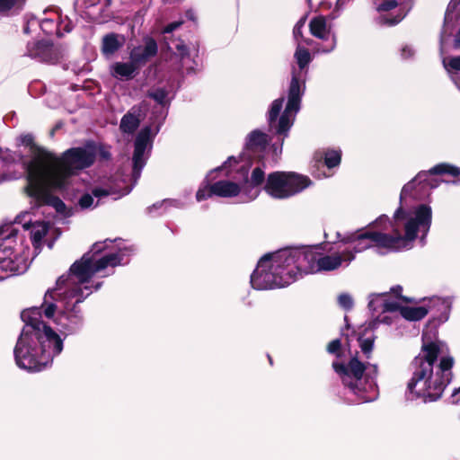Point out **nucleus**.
Listing matches in <instances>:
<instances>
[{
    "mask_svg": "<svg viewBox=\"0 0 460 460\" xmlns=\"http://www.w3.org/2000/svg\"><path fill=\"white\" fill-rule=\"evenodd\" d=\"M305 24V18L303 17L296 23L293 29V35L297 44L298 42L302 43V29L304 28Z\"/></svg>",
    "mask_w": 460,
    "mask_h": 460,
    "instance_id": "34",
    "label": "nucleus"
},
{
    "mask_svg": "<svg viewBox=\"0 0 460 460\" xmlns=\"http://www.w3.org/2000/svg\"><path fill=\"white\" fill-rule=\"evenodd\" d=\"M460 175V168L449 164H439L417 174V176L406 183L401 191L400 207L395 211L394 221L391 222L388 217L380 216L376 225H388L394 234L379 231H368L365 233H352L345 236L339 243L341 247L350 250L355 256L372 246L388 252H399L411 247L417 233H422L421 242L431 225L432 211L427 205H419L416 208L405 211L404 207L408 204V199H420L429 195L430 189L438 186V182L431 177L435 174Z\"/></svg>",
    "mask_w": 460,
    "mask_h": 460,
    "instance_id": "2",
    "label": "nucleus"
},
{
    "mask_svg": "<svg viewBox=\"0 0 460 460\" xmlns=\"http://www.w3.org/2000/svg\"><path fill=\"white\" fill-rule=\"evenodd\" d=\"M324 163L328 168L338 166L341 163V151L331 150L326 152Z\"/></svg>",
    "mask_w": 460,
    "mask_h": 460,
    "instance_id": "31",
    "label": "nucleus"
},
{
    "mask_svg": "<svg viewBox=\"0 0 460 460\" xmlns=\"http://www.w3.org/2000/svg\"><path fill=\"white\" fill-rule=\"evenodd\" d=\"M310 31L313 36L324 41V45L319 52L328 53L332 51L336 47V38L330 25L327 24L323 16H316L310 21Z\"/></svg>",
    "mask_w": 460,
    "mask_h": 460,
    "instance_id": "16",
    "label": "nucleus"
},
{
    "mask_svg": "<svg viewBox=\"0 0 460 460\" xmlns=\"http://www.w3.org/2000/svg\"><path fill=\"white\" fill-rule=\"evenodd\" d=\"M374 341H375V337L372 333L367 337L361 336L358 338V342H359V347L361 349V351L367 356V358L369 357V354L371 353V351L373 349Z\"/></svg>",
    "mask_w": 460,
    "mask_h": 460,
    "instance_id": "30",
    "label": "nucleus"
},
{
    "mask_svg": "<svg viewBox=\"0 0 460 460\" xmlns=\"http://www.w3.org/2000/svg\"><path fill=\"white\" fill-rule=\"evenodd\" d=\"M298 42L295 52V58L298 66V71L294 69L288 89V102L279 119V133H285L294 124L296 116L300 110L301 98L305 89V79L307 74L306 67L311 62L309 51Z\"/></svg>",
    "mask_w": 460,
    "mask_h": 460,
    "instance_id": "9",
    "label": "nucleus"
},
{
    "mask_svg": "<svg viewBox=\"0 0 460 460\" xmlns=\"http://www.w3.org/2000/svg\"><path fill=\"white\" fill-rule=\"evenodd\" d=\"M443 66L447 72L449 74L451 79L455 82L457 88L460 90V78L457 73L460 72V56L452 58H443Z\"/></svg>",
    "mask_w": 460,
    "mask_h": 460,
    "instance_id": "27",
    "label": "nucleus"
},
{
    "mask_svg": "<svg viewBox=\"0 0 460 460\" xmlns=\"http://www.w3.org/2000/svg\"><path fill=\"white\" fill-rule=\"evenodd\" d=\"M456 47H459L460 46V29H459V31L456 35Z\"/></svg>",
    "mask_w": 460,
    "mask_h": 460,
    "instance_id": "46",
    "label": "nucleus"
},
{
    "mask_svg": "<svg viewBox=\"0 0 460 460\" xmlns=\"http://www.w3.org/2000/svg\"><path fill=\"white\" fill-rule=\"evenodd\" d=\"M334 371L340 376L347 392L349 403L372 402L377 397V366L364 364L358 358H351L348 364L334 361Z\"/></svg>",
    "mask_w": 460,
    "mask_h": 460,
    "instance_id": "6",
    "label": "nucleus"
},
{
    "mask_svg": "<svg viewBox=\"0 0 460 460\" xmlns=\"http://www.w3.org/2000/svg\"><path fill=\"white\" fill-rule=\"evenodd\" d=\"M174 202H175V201L171 200V199H164V200H163L161 203L154 204V205L152 206V208H149V210H150V212H152V210H153L154 208H156L161 207V206H164V205H166V206H167V205H172V203H174Z\"/></svg>",
    "mask_w": 460,
    "mask_h": 460,
    "instance_id": "42",
    "label": "nucleus"
},
{
    "mask_svg": "<svg viewBox=\"0 0 460 460\" xmlns=\"http://www.w3.org/2000/svg\"><path fill=\"white\" fill-rule=\"evenodd\" d=\"M115 193L116 191L111 189L95 188L93 190V194L85 193L82 195L78 200V205L82 209L93 208L98 206L102 198Z\"/></svg>",
    "mask_w": 460,
    "mask_h": 460,
    "instance_id": "21",
    "label": "nucleus"
},
{
    "mask_svg": "<svg viewBox=\"0 0 460 460\" xmlns=\"http://www.w3.org/2000/svg\"><path fill=\"white\" fill-rule=\"evenodd\" d=\"M96 154V145L87 142L83 146L67 149L61 156L49 153L31 161L27 166V195L38 207L49 206L61 216L70 217L66 204L51 192L67 190L72 176L90 167Z\"/></svg>",
    "mask_w": 460,
    "mask_h": 460,
    "instance_id": "3",
    "label": "nucleus"
},
{
    "mask_svg": "<svg viewBox=\"0 0 460 460\" xmlns=\"http://www.w3.org/2000/svg\"><path fill=\"white\" fill-rule=\"evenodd\" d=\"M102 155H103V157H105V158H108V156H109V155H108V154H107L106 152H104V153L102 154Z\"/></svg>",
    "mask_w": 460,
    "mask_h": 460,
    "instance_id": "49",
    "label": "nucleus"
},
{
    "mask_svg": "<svg viewBox=\"0 0 460 460\" xmlns=\"http://www.w3.org/2000/svg\"><path fill=\"white\" fill-rule=\"evenodd\" d=\"M298 279L292 248L265 254L251 275V285L257 290L283 288Z\"/></svg>",
    "mask_w": 460,
    "mask_h": 460,
    "instance_id": "5",
    "label": "nucleus"
},
{
    "mask_svg": "<svg viewBox=\"0 0 460 460\" xmlns=\"http://www.w3.org/2000/svg\"><path fill=\"white\" fill-rule=\"evenodd\" d=\"M270 138L269 136L259 130L255 129L252 131L246 139L245 147L247 150H262L265 148L267 144L269 143Z\"/></svg>",
    "mask_w": 460,
    "mask_h": 460,
    "instance_id": "25",
    "label": "nucleus"
},
{
    "mask_svg": "<svg viewBox=\"0 0 460 460\" xmlns=\"http://www.w3.org/2000/svg\"><path fill=\"white\" fill-rule=\"evenodd\" d=\"M460 18V0H451L444 19V25L440 33V51H443L444 43L447 40L456 26V22Z\"/></svg>",
    "mask_w": 460,
    "mask_h": 460,
    "instance_id": "18",
    "label": "nucleus"
},
{
    "mask_svg": "<svg viewBox=\"0 0 460 460\" xmlns=\"http://www.w3.org/2000/svg\"><path fill=\"white\" fill-rule=\"evenodd\" d=\"M20 142L24 146H30L33 144V136L31 134L22 135Z\"/></svg>",
    "mask_w": 460,
    "mask_h": 460,
    "instance_id": "39",
    "label": "nucleus"
},
{
    "mask_svg": "<svg viewBox=\"0 0 460 460\" xmlns=\"http://www.w3.org/2000/svg\"><path fill=\"white\" fill-rule=\"evenodd\" d=\"M151 146V128L150 127H146L139 131L135 140L133 154V178L135 181L141 175V171L146 165Z\"/></svg>",
    "mask_w": 460,
    "mask_h": 460,
    "instance_id": "13",
    "label": "nucleus"
},
{
    "mask_svg": "<svg viewBox=\"0 0 460 460\" xmlns=\"http://www.w3.org/2000/svg\"><path fill=\"white\" fill-rule=\"evenodd\" d=\"M58 25H60L61 36H63L65 32H70L73 29L72 22L67 18L61 20Z\"/></svg>",
    "mask_w": 460,
    "mask_h": 460,
    "instance_id": "36",
    "label": "nucleus"
},
{
    "mask_svg": "<svg viewBox=\"0 0 460 460\" xmlns=\"http://www.w3.org/2000/svg\"><path fill=\"white\" fill-rule=\"evenodd\" d=\"M182 22H173L169 23L163 31L164 33H171L181 25Z\"/></svg>",
    "mask_w": 460,
    "mask_h": 460,
    "instance_id": "40",
    "label": "nucleus"
},
{
    "mask_svg": "<svg viewBox=\"0 0 460 460\" xmlns=\"http://www.w3.org/2000/svg\"><path fill=\"white\" fill-rule=\"evenodd\" d=\"M308 2H309V4H310V6L312 8H314L315 4H323V0H308Z\"/></svg>",
    "mask_w": 460,
    "mask_h": 460,
    "instance_id": "45",
    "label": "nucleus"
},
{
    "mask_svg": "<svg viewBox=\"0 0 460 460\" xmlns=\"http://www.w3.org/2000/svg\"><path fill=\"white\" fill-rule=\"evenodd\" d=\"M339 305L345 310H350L353 306V299L348 294H341L338 298Z\"/></svg>",
    "mask_w": 460,
    "mask_h": 460,
    "instance_id": "35",
    "label": "nucleus"
},
{
    "mask_svg": "<svg viewBox=\"0 0 460 460\" xmlns=\"http://www.w3.org/2000/svg\"><path fill=\"white\" fill-rule=\"evenodd\" d=\"M341 341L339 339L333 340L328 345V352L331 354H337L341 349Z\"/></svg>",
    "mask_w": 460,
    "mask_h": 460,
    "instance_id": "37",
    "label": "nucleus"
},
{
    "mask_svg": "<svg viewBox=\"0 0 460 460\" xmlns=\"http://www.w3.org/2000/svg\"><path fill=\"white\" fill-rule=\"evenodd\" d=\"M124 42L123 37L119 36L115 33H111L103 37L102 50L107 57L112 56L117 50H119Z\"/></svg>",
    "mask_w": 460,
    "mask_h": 460,
    "instance_id": "26",
    "label": "nucleus"
},
{
    "mask_svg": "<svg viewBox=\"0 0 460 460\" xmlns=\"http://www.w3.org/2000/svg\"><path fill=\"white\" fill-rule=\"evenodd\" d=\"M81 2H84V4H85V8H88L89 6H93L97 3L96 0H89L87 3H86V0H76L75 4L79 5V4H81Z\"/></svg>",
    "mask_w": 460,
    "mask_h": 460,
    "instance_id": "44",
    "label": "nucleus"
},
{
    "mask_svg": "<svg viewBox=\"0 0 460 460\" xmlns=\"http://www.w3.org/2000/svg\"><path fill=\"white\" fill-rule=\"evenodd\" d=\"M13 224L0 227V270L4 279L24 273L29 268L30 248L23 240H18Z\"/></svg>",
    "mask_w": 460,
    "mask_h": 460,
    "instance_id": "8",
    "label": "nucleus"
},
{
    "mask_svg": "<svg viewBox=\"0 0 460 460\" xmlns=\"http://www.w3.org/2000/svg\"><path fill=\"white\" fill-rule=\"evenodd\" d=\"M157 44L151 38L145 39V45L137 46L132 49L129 54L130 60L138 67L145 65L151 58L157 53Z\"/></svg>",
    "mask_w": 460,
    "mask_h": 460,
    "instance_id": "20",
    "label": "nucleus"
},
{
    "mask_svg": "<svg viewBox=\"0 0 460 460\" xmlns=\"http://www.w3.org/2000/svg\"><path fill=\"white\" fill-rule=\"evenodd\" d=\"M137 68L136 64L130 60V62H115L111 66L110 70L115 78L128 80L134 76Z\"/></svg>",
    "mask_w": 460,
    "mask_h": 460,
    "instance_id": "23",
    "label": "nucleus"
},
{
    "mask_svg": "<svg viewBox=\"0 0 460 460\" xmlns=\"http://www.w3.org/2000/svg\"><path fill=\"white\" fill-rule=\"evenodd\" d=\"M130 253L131 249L121 239L96 242L71 265L66 275L58 278L54 288L47 290L40 308L22 312L21 318L25 324L13 350L20 368L29 372L41 371L51 365L53 358L63 349V340L40 319L41 314L66 334L77 332L83 324L77 305L102 286V282H98L93 288L89 285L91 279L126 263Z\"/></svg>",
    "mask_w": 460,
    "mask_h": 460,
    "instance_id": "1",
    "label": "nucleus"
},
{
    "mask_svg": "<svg viewBox=\"0 0 460 460\" xmlns=\"http://www.w3.org/2000/svg\"><path fill=\"white\" fill-rule=\"evenodd\" d=\"M298 278L304 274L330 271L341 266H348L354 260L350 250L337 243V252L322 255L315 246L292 248Z\"/></svg>",
    "mask_w": 460,
    "mask_h": 460,
    "instance_id": "7",
    "label": "nucleus"
},
{
    "mask_svg": "<svg viewBox=\"0 0 460 460\" xmlns=\"http://www.w3.org/2000/svg\"><path fill=\"white\" fill-rule=\"evenodd\" d=\"M131 190V188L130 189H128L126 191H124L120 196H123V195H126V194H128Z\"/></svg>",
    "mask_w": 460,
    "mask_h": 460,
    "instance_id": "48",
    "label": "nucleus"
},
{
    "mask_svg": "<svg viewBox=\"0 0 460 460\" xmlns=\"http://www.w3.org/2000/svg\"><path fill=\"white\" fill-rule=\"evenodd\" d=\"M412 376L408 382L405 397L408 401L421 399L424 402L438 400L452 379L454 358L446 343L428 341L422 335L420 352L413 362Z\"/></svg>",
    "mask_w": 460,
    "mask_h": 460,
    "instance_id": "4",
    "label": "nucleus"
},
{
    "mask_svg": "<svg viewBox=\"0 0 460 460\" xmlns=\"http://www.w3.org/2000/svg\"><path fill=\"white\" fill-rule=\"evenodd\" d=\"M175 49L179 51L180 55H181L182 57L185 55L186 50H187L185 45H183L181 42L176 43Z\"/></svg>",
    "mask_w": 460,
    "mask_h": 460,
    "instance_id": "43",
    "label": "nucleus"
},
{
    "mask_svg": "<svg viewBox=\"0 0 460 460\" xmlns=\"http://www.w3.org/2000/svg\"><path fill=\"white\" fill-rule=\"evenodd\" d=\"M401 55L404 59L410 58L414 55V49L411 46L406 45L402 47Z\"/></svg>",
    "mask_w": 460,
    "mask_h": 460,
    "instance_id": "38",
    "label": "nucleus"
},
{
    "mask_svg": "<svg viewBox=\"0 0 460 460\" xmlns=\"http://www.w3.org/2000/svg\"><path fill=\"white\" fill-rule=\"evenodd\" d=\"M378 12H386L397 9V15L393 18L383 17L380 23L395 25L399 23L412 7V0H374Z\"/></svg>",
    "mask_w": 460,
    "mask_h": 460,
    "instance_id": "15",
    "label": "nucleus"
},
{
    "mask_svg": "<svg viewBox=\"0 0 460 460\" xmlns=\"http://www.w3.org/2000/svg\"><path fill=\"white\" fill-rule=\"evenodd\" d=\"M150 96L163 107L168 102L167 92L164 89H156L150 93Z\"/></svg>",
    "mask_w": 460,
    "mask_h": 460,
    "instance_id": "32",
    "label": "nucleus"
},
{
    "mask_svg": "<svg viewBox=\"0 0 460 460\" xmlns=\"http://www.w3.org/2000/svg\"><path fill=\"white\" fill-rule=\"evenodd\" d=\"M270 363L272 364L271 358L269 356Z\"/></svg>",
    "mask_w": 460,
    "mask_h": 460,
    "instance_id": "50",
    "label": "nucleus"
},
{
    "mask_svg": "<svg viewBox=\"0 0 460 460\" xmlns=\"http://www.w3.org/2000/svg\"><path fill=\"white\" fill-rule=\"evenodd\" d=\"M233 163H243V164H240L236 168V170L241 171L242 174L244 176V181L243 183L244 190L243 192V197L244 200H254L261 192V186L265 179L264 172L259 167L255 168L252 172L251 180L248 181L247 174L250 168V163L245 160L244 155L240 156V161H237L235 157H229L228 160L225 163L224 167L226 168L227 164H229L231 166Z\"/></svg>",
    "mask_w": 460,
    "mask_h": 460,
    "instance_id": "11",
    "label": "nucleus"
},
{
    "mask_svg": "<svg viewBox=\"0 0 460 460\" xmlns=\"http://www.w3.org/2000/svg\"><path fill=\"white\" fill-rule=\"evenodd\" d=\"M139 123V117L132 109L122 117L119 128L123 133L132 134L137 128Z\"/></svg>",
    "mask_w": 460,
    "mask_h": 460,
    "instance_id": "28",
    "label": "nucleus"
},
{
    "mask_svg": "<svg viewBox=\"0 0 460 460\" xmlns=\"http://www.w3.org/2000/svg\"><path fill=\"white\" fill-rule=\"evenodd\" d=\"M402 287L397 286L391 288V294L380 293L373 294L369 296L368 307L373 314L397 312L399 308V300H403L400 295Z\"/></svg>",
    "mask_w": 460,
    "mask_h": 460,
    "instance_id": "14",
    "label": "nucleus"
},
{
    "mask_svg": "<svg viewBox=\"0 0 460 460\" xmlns=\"http://www.w3.org/2000/svg\"><path fill=\"white\" fill-rule=\"evenodd\" d=\"M15 223L21 224L25 230L30 231L33 246L36 249L39 248L49 231V224L45 221H32L31 212H24L17 216Z\"/></svg>",
    "mask_w": 460,
    "mask_h": 460,
    "instance_id": "17",
    "label": "nucleus"
},
{
    "mask_svg": "<svg viewBox=\"0 0 460 460\" xmlns=\"http://www.w3.org/2000/svg\"><path fill=\"white\" fill-rule=\"evenodd\" d=\"M26 55L41 62H54L57 59L54 46L47 40L28 43Z\"/></svg>",
    "mask_w": 460,
    "mask_h": 460,
    "instance_id": "19",
    "label": "nucleus"
},
{
    "mask_svg": "<svg viewBox=\"0 0 460 460\" xmlns=\"http://www.w3.org/2000/svg\"><path fill=\"white\" fill-rule=\"evenodd\" d=\"M40 28L46 34H56L58 37H61L60 25H58L52 18L42 20L40 22Z\"/></svg>",
    "mask_w": 460,
    "mask_h": 460,
    "instance_id": "29",
    "label": "nucleus"
},
{
    "mask_svg": "<svg viewBox=\"0 0 460 460\" xmlns=\"http://www.w3.org/2000/svg\"><path fill=\"white\" fill-rule=\"evenodd\" d=\"M402 298L403 300H399V308L397 311L403 318L409 321H419L427 315L429 312L428 308L425 306H403L402 305V302H404L407 299L403 296Z\"/></svg>",
    "mask_w": 460,
    "mask_h": 460,
    "instance_id": "24",
    "label": "nucleus"
},
{
    "mask_svg": "<svg viewBox=\"0 0 460 460\" xmlns=\"http://www.w3.org/2000/svg\"><path fill=\"white\" fill-rule=\"evenodd\" d=\"M432 302H433V304H436V303H442L443 305H445V304H446V301H445L444 299L442 300V299H440V298H438V297L434 298V299L432 300Z\"/></svg>",
    "mask_w": 460,
    "mask_h": 460,
    "instance_id": "47",
    "label": "nucleus"
},
{
    "mask_svg": "<svg viewBox=\"0 0 460 460\" xmlns=\"http://www.w3.org/2000/svg\"><path fill=\"white\" fill-rule=\"evenodd\" d=\"M284 98L280 97L272 102L270 110L268 111V122L270 128H274L276 134L282 136L283 137H288L289 129L285 133H279L278 128L279 126V119L282 114L279 116V113L283 108ZM281 141H284V138H281Z\"/></svg>",
    "mask_w": 460,
    "mask_h": 460,
    "instance_id": "22",
    "label": "nucleus"
},
{
    "mask_svg": "<svg viewBox=\"0 0 460 460\" xmlns=\"http://www.w3.org/2000/svg\"><path fill=\"white\" fill-rule=\"evenodd\" d=\"M311 184L308 177L294 172H275L268 175L264 190L275 199H288Z\"/></svg>",
    "mask_w": 460,
    "mask_h": 460,
    "instance_id": "10",
    "label": "nucleus"
},
{
    "mask_svg": "<svg viewBox=\"0 0 460 460\" xmlns=\"http://www.w3.org/2000/svg\"><path fill=\"white\" fill-rule=\"evenodd\" d=\"M451 400L453 403L460 404V387L453 392Z\"/></svg>",
    "mask_w": 460,
    "mask_h": 460,
    "instance_id": "41",
    "label": "nucleus"
},
{
    "mask_svg": "<svg viewBox=\"0 0 460 460\" xmlns=\"http://www.w3.org/2000/svg\"><path fill=\"white\" fill-rule=\"evenodd\" d=\"M24 0H0V12H6L15 6H20Z\"/></svg>",
    "mask_w": 460,
    "mask_h": 460,
    "instance_id": "33",
    "label": "nucleus"
},
{
    "mask_svg": "<svg viewBox=\"0 0 460 460\" xmlns=\"http://www.w3.org/2000/svg\"><path fill=\"white\" fill-rule=\"evenodd\" d=\"M244 188L239 183L230 180H220L211 184L199 188L197 191L196 198L198 201L206 199L213 195L221 198H237L241 203H247L250 200H244L243 192Z\"/></svg>",
    "mask_w": 460,
    "mask_h": 460,
    "instance_id": "12",
    "label": "nucleus"
}]
</instances>
